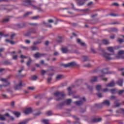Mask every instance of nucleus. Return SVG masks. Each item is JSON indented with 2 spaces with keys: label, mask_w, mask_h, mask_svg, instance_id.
Listing matches in <instances>:
<instances>
[{
  "label": "nucleus",
  "mask_w": 124,
  "mask_h": 124,
  "mask_svg": "<svg viewBox=\"0 0 124 124\" xmlns=\"http://www.w3.org/2000/svg\"><path fill=\"white\" fill-rule=\"evenodd\" d=\"M23 5H24V6H29V5H31V6L35 8V9H38V11L40 12L43 11V10L39 7H37L36 6L32 4L31 1H30V0H24L23 1Z\"/></svg>",
  "instance_id": "1"
},
{
  "label": "nucleus",
  "mask_w": 124,
  "mask_h": 124,
  "mask_svg": "<svg viewBox=\"0 0 124 124\" xmlns=\"http://www.w3.org/2000/svg\"><path fill=\"white\" fill-rule=\"evenodd\" d=\"M15 8L14 5H0V10L2 11L3 10H6L7 11H11Z\"/></svg>",
  "instance_id": "2"
},
{
  "label": "nucleus",
  "mask_w": 124,
  "mask_h": 124,
  "mask_svg": "<svg viewBox=\"0 0 124 124\" xmlns=\"http://www.w3.org/2000/svg\"><path fill=\"white\" fill-rule=\"evenodd\" d=\"M54 96H60L59 98H56L55 100L57 101H59L60 100H61V99H62L63 97H64L65 96V94L63 92H56L54 93Z\"/></svg>",
  "instance_id": "3"
},
{
  "label": "nucleus",
  "mask_w": 124,
  "mask_h": 124,
  "mask_svg": "<svg viewBox=\"0 0 124 124\" xmlns=\"http://www.w3.org/2000/svg\"><path fill=\"white\" fill-rule=\"evenodd\" d=\"M26 86V84H23V81L20 80L19 81L18 84H16L14 86V88L16 91H18L19 90H22V87H25Z\"/></svg>",
  "instance_id": "4"
},
{
  "label": "nucleus",
  "mask_w": 124,
  "mask_h": 124,
  "mask_svg": "<svg viewBox=\"0 0 124 124\" xmlns=\"http://www.w3.org/2000/svg\"><path fill=\"white\" fill-rule=\"evenodd\" d=\"M60 65L61 66H63V67H65V68H67V67H73V66L77 65V63H76V62H71L68 63L67 64L61 63Z\"/></svg>",
  "instance_id": "5"
},
{
  "label": "nucleus",
  "mask_w": 124,
  "mask_h": 124,
  "mask_svg": "<svg viewBox=\"0 0 124 124\" xmlns=\"http://www.w3.org/2000/svg\"><path fill=\"white\" fill-rule=\"evenodd\" d=\"M71 5H72V10H75V11H78V12H87V11H90V9H81V10L79 9H76L73 3H71Z\"/></svg>",
  "instance_id": "6"
},
{
  "label": "nucleus",
  "mask_w": 124,
  "mask_h": 124,
  "mask_svg": "<svg viewBox=\"0 0 124 124\" xmlns=\"http://www.w3.org/2000/svg\"><path fill=\"white\" fill-rule=\"evenodd\" d=\"M112 56H114V54H109L107 52H105L103 54V57L105 58L106 61H110V60H112L113 57Z\"/></svg>",
  "instance_id": "7"
},
{
  "label": "nucleus",
  "mask_w": 124,
  "mask_h": 124,
  "mask_svg": "<svg viewBox=\"0 0 124 124\" xmlns=\"http://www.w3.org/2000/svg\"><path fill=\"white\" fill-rule=\"evenodd\" d=\"M102 105H106L107 106H110V102L107 100H105L100 105L95 104V106L97 108H101L100 106Z\"/></svg>",
  "instance_id": "8"
},
{
  "label": "nucleus",
  "mask_w": 124,
  "mask_h": 124,
  "mask_svg": "<svg viewBox=\"0 0 124 124\" xmlns=\"http://www.w3.org/2000/svg\"><path fill=\"white\" fill-rule=\"evenodd\" d=\"M0 81L1 82H4V83H6V84L4 85H0V88H2V87H7L8 86H10V82L8 81L5 78H1Z\"/></svg>",
  "instance_id": "9"
},
{
  "label": "nucleus",
  "mask_w": 124,
  "mask_h": 124,
  "mask_svg": "<svg viewBox=\"0 0 124 124\" xmlns=\"http://www.w3.org/2000/svg\"><path fill=\"white\" fill-rule=\"evenodd\" d=\"M31 33H36V30L34 29H31V31H27L25 34V36H30L31 35Z\"/></svg>",
  "instance_id": "10"
},
{
  "label": "nucleus",
  "mask_w": 124,
  "mask_h": 124,
  "mask_svg": "<svg viewBox=\"0 0 124 124\" xmlns=\"http://www.w3.org/2000/svg\"><path fill=\"white\" fill-rule=\"evenodd\" d=\"M26 26H27V24L23 22L21 24H16L15 27L16 28V29H23V28H25Z\"/></svg>",
  "instance_id": "11"
},
{
  "label": "nucleus",
  "mask_w": 124,
  "mask_h": 124,
  "mask_svg": "<svg viewBox=\"0 0 124 124\" xmlns=\"http://www.w3.org/2000/svg\"><path fill=\"white\" fill-rule=\"evenodd\" d=\"M45 55H46V54L39 53V52H37L34 55V57L35 59H38V58H41V57H43Z\"/></svg>",
  "instance_id": "12"
},
{
  "label": "nucleus",
  "mask_w": 124,
  "mask_h": 124,
  "mask_svg": "<svg viewBox=\"0 0 124 124\" xmlns=\"http://www.w3.org/2000/svg\"><path fill=\"white\" fill-rule=\"evenodd\" d=\"M115 86H116V83L114 81L106 84V87H108V88H114Z\"/></svg>",
  "instance_id": "13"
},
{
  "label": "nucleus",
  "mask_w": 124,
  "mask_h": 124,
  "mask_svg": "<svg viewBox=\"0 0 124 124\" xmlns=\"http://www.w3.org/2000/svg\"><path fill=\"white\" fill-rule=\"evenodd\" d=\"M32 112V109L31 108H26L24 110V113L26 115H29V114H31V113Z\"/></svg>",
  "instance_id": "14"
},
{
  "label": "nucleus",
  "mask_w": 124,
  "mask_h": 124,
  "mask_svg": "<svg viewBox=\"0 0 124 124\" xmlns=\"http://www.w3.org/2000/svg\"><path fill=\"white\" fill-rule=\"evenodd\" d=\"M101 120H102V118H94L91 120V123H93V124L95 123H99V122H101Z\"/></svg>",
  "instance_id": "15"
},
{
  "label": "nucleus",
  "mask_w": 124,
  "mask_h": 124,
  "mask_svg": "<svg viewBox=\"0 0 124 124\" xmlns=\"http://www.w3.org/2000/svg\"><path fill=\"white\" fill-rule=\"evenodd\" d=\"M108 70H109V68H108L103 69L102 70V72L103 73V74H111L112 73L108 72Z\"/></svg>",
  "instance_id": "16"
},
{
  "label": "nucleus",
  "mask_w": 124,
  "mask_h": 124,
  "mask_svg": "<svg viewBox=\"0 0 124 124\" xmlns=\"http://www.w3.org/2000/svg\"><path fill=\"white\" fill-rule=\"evenodd\" d=\"M75 88V85L74 84H72L71 87H69L67 88V91L69 92H68L69 95H71V94H72V93H71V88Z\"/></svg>",
  "instance_id": "17"
},
{
  "label": "nucleus",
  "mask_w": 124,
  "mask_h": 124,
  "mask_svg": "<svg viewBox=\"0 0 124 124\" xmlns=\"http://www.w3.org/2000/svg\"><path fill=\"white\" fill-rule=\"evenodd\" d=\"M124 82V80L123 79H119L117 82L116 83L118 86L120 87H123V83Z\"/></svg>",
  "instance_id": "18"
},
{
  "label": "nucleus",
  "mask_w": 124,
  "mask_h": 124,
  "mask_svg": "<svg viewBox=\"0 0 124 124\" xmlns=\"http://www.w3.org/2000/svg\"><path fill=\"white\" fill-rule=\"evenodd\" d=\"M74 103L76 104V105H77L78 106H80L82 105V104H83V103H84L81 100H80L74 102Z\"/></svg>",
  "instance_id": "19"
},
{
  "label": "nucleus",
  "mask_w": 124,
  "mask_h": 124,
  "mask_svg": "<svg viewBox=\"0 0 124 124\" xmlns=\"http://www.w3.org/2000/svg\"><path fill=\"white\" fill-rule=\"evenodd\" d=\"M65 104V103L64 102H62L60 104H59L57 106V107H58V108H59V109H62V106H63Z\"/></svg>",
  "instance_id": "20"
},
{
  "label": "nucleus",
  "mask_w": 124,
  "mask_h": 124,
  "mask_svg": "<svg viewBox=\"0 0 124 124\" xmlns=\"http://www.w3.org/2000/svg\"><path fill=\"white\" fill-rule=\"evenodd\" d=\"M62 51L63 54H66L68 52V49H67V47H62Z\"/></svg>",
  "instance_id": "21"
},
{
  "label": "nucleus",
  "mask_w": 124,
  "mask_h": 124,
  "mask_svg": "<svg viewBox=\"0 0 124 124\" xmlns=\"http://www.w3.org/2000/svg\"><path fill=\"white\" fill-rule=\"evenodd\" d=\"M109 92L110 93H111L112 94H115V93H117V89L114 88L112 89H110L109 90Z\"/></svg>",
  "instance_id": "22"
},
{
  "label": "nucleus",
  "mask_w": 124,
  "mask_h": 124,
  "mask_svg": "<svg viewBox=\"0 0 124 124\" xmlns=\"http://www.w3.org/2000/svg\"><path fill=\"white\" fill-rule=\"evenodd\" d=\"M77 42L78 43H79V44H80L81 46H86V43L82 42V41L80 39H77Z\"/></svg>",
  "instance_id": "23"
},
{
  "label": "nucleus",
  "mask_w": 124,
  "mask_h": 124,
  "mask_svg": "<svg viewBox=\"0 0 124 124\" xmlns=\"http://www.w3.org/2000/svg\"><path fill=\"white\" fill-rule=\"evenodd\" d=\"M97 81V77H93V79H91L90 81L91 83H94V82H96Z\"/></svg>",
  "instance_id": "24"
},
{
  "label": "nucleus",
  "mask_w": 124,
  "mask_h": 124,
  "mask_svg": "<svg viewBox=\"0 0 124 124\" xmlns=\"http://www.w3.org/2000/svg\"><path fill=\"white\" fill-rule=\"evenodd\" d=\"M102 43L104 45H108V44H109V41L107 39H104L102 40Z\"/></svg>",
  "instance_id": "25"
},
{
  "label": "nucleus",
  "mask_w": 124,
  "mask_h": 124,
  "mask_svg": "<svg viewBox=\"0 0 124 124\" xmlns=\"http://www.w3.org/2000/svg\"><path fill=\"white\" fill-rule=\"evenodd\" d=\"M4 64L5 65H11V64H12V62L9 61H5L4 62Z\"/></svg>",
  "instance_id": "26"
},
{
  "label": "nucleus",
  "mask_w": 124,
  "mask_h": 124,
  "mask_svg": "<svg viewBox=\"0 0 124 124\" xmlns=\"http://www.w3.org/2000/svg\"><path fill=\"white\" fill-rule=\"evenodd\" d=\"M32 62V60H31V57H29V59L27 61V62L26 63L27 66H30V65H31V63Z\"/></svg>",
  "instance_id": "27"
},
{
  "label": "nucleus",
  "mask_w": 124,
  "mask_h": 124,
  "mask_svg": "<svg viewBox=\"0 0 124 124\" xmlns=\"http://www.w3.org/2000/svg\"><path fill=\"white\" fill-rule=\"evenodd\" d=\"M110 31H112L113 32H118L119 31V30L118 28H112L110 29Z\"/></svg>",
  "instance_id": "28"
},
{
  "label": "nucleus",
  "mask_w": 124,
  "mask_h": 124,
  "mask_svg": "<svg viewBox=\"0 0 124 124\" xmlns=\"http://www.w3.org/2000/svg\"><path fill=\"white\" fill-rule=\"evenodd\" d=\"M31 49L32 51H36V50H39V48L37 46H32L31 47Z\"/></svg>",
  "instance_id": "29"
},
{
  "label": "nucleus",
  "mask_w": 124,
  "mask_h": 124,
  "mask_svg": "<svg viewBox=\"0 0 124 124\" xmlns=\"http://www.w3.org/2000/svg\"><path fill=\"white\" fill-rule=\"evenodd\" d=\"M13 114L15 115L16 117L17 118H19L20 116H21V113L20 112H18L17 111H15L13 112Z\"/></svg>",
  "instance_id": "30"
},
{
  "label": "nucleus",
  "mask_w": 124,
  "mask_h": 124,
  "mask_svg": "<svg viewBox=\"0 0 124 124\" xmlns=\"http://www.w3.org/2000/svg\"><path fill=\"white\" fill-rule=\"evenodd\" d=\"M96 90L97 91V92H100V91H102V89H101V85H97L96 87Z\"/></svg>",
  "instance_id": "31"
},
{
  "label": "nucleus",
  "mask_w": 124,
  "mask_h": 124,
  "mask_svg": "<svg viewBox=\"0 0 124 124\" xmlns=\"http://www.w3.org/2000/svg\"><path fill=\"white\" fill-rule=\"evenodd\" d=\"M107 49L109 52H110L111 53H114V48H113V47L110 46L108 47Z\"/></svg>",
  "instance_id": "32"
},
{
  "label": "nucleus",
  "mask_w": 124,
  "mask_h": 124,
  "mask_svg": "<svg viewBox=\"0 0 124 124\" xmlns=\"http://www.w3.org/2000/svg\"><path fill=\"white\" fill-rule=\"evenodd\" d=\"M119 101L116 100L114 102V104L115 105V107H120L121 106V104L118 103Z\"/></svg>",
  "instance_id": "33"
},
{
  "label": "nucleus",
  "mask_w": 124,
  "mask_h": 124,
  "mask_svg": "<svg viewBox=\"0 0 124 124\" xmlns=\"http://www.w3.org/2000/svg\"><path fill=\"white\" fill-rule=\"evenodd\" d=\"M42 123H43V124H49V120H47V119H43V120L42 121Z\"/></svg>",
  "instance_id": "34"
},
{
  "label": "nucleus",
  "mask_w": 124,
  "mask_h": 124,
  "mask_svg": "<svg viewBox=\"0 0 124 124\" xmlns=\"http://www.w3.org/2000/svg\"><path fill=\"white\" fill-rule=\"evenodd\" d=\"M118 56H124V50H120L118 52Z\"/></svg>",
  "instance_id": "35"
},
{
  "label": "nucleus",
  "mask_w": 124,
  "mask_h": 124,
  "mask_svg": "<svg viewBox=\"0 0 124 124\" xmlns=\"http://www.w3.org/2000/svg\"><path fill=\"white\" fill-rule=\"evenodd\" d=\"M48 71H49L48 70L45 71V70H42L41 71V75H45V74H46V73H47V74H48Z\"/></svg>",
  "instance_id": "36"
},
{
  "label": "nucleus",
  "mask_w": 124,
  "mask_h": 124,
  "mask_svg": "<svg viewBox=\"0 0 124 124\" xmlns=\"http://www.w3.org/2000/svg\"><path fill=\"white\" fill-rule=\"evenodd\" d=\"M55 75V73L54 72H51L50 71L47 72V75L48 76H53V75Z\"/></svg>",
  "instance_id": "37"
},
{
  "label": "nucleus",
  "mask_w": 124,
  "mask_h": 124,
  "mask_svg": "<svg viewBox=\"0 0 124 124\" xmlns=\"http://www.w3.org/2000/svg\"><path fill=\"white\" fill-rule=\"evenodd\" d=\"M59 39L57 41L58 43H62V36L59 37Z\"/></svg>",
  "instance_id": "38"
},
{
  "label": "nucleus",
  "mask_w": 124,
  "mask_h": 124,
  "mask_svg": "<svg viewBox=\"0 0 124 124\" xmlns=\"http://www.w3.org/2000/svg\"><path fill=\"white\" fill-rule=\"evenodd\" d=\"M85 85L87 86V88L89 89V91H91V92L93 91V86H90L88 85V84L87 83H85Z\"/></svg>",
  "instance_id": "39"
},
{
  "label": "nucleus",
  "mask_w": 124,
  "mask_h": 124,
  "mask_svg": "<svg viewBox=\"0 0 124 124\" xmlns=\"http://www.w3.org/2000/svg\"><path fill=\"white\" fill-rule=\"evenodd\" d=\"M124 93V90H119L117 92V93H118V94H119V95H121V94H123V93Z\"/></svg>",
  "instance_id": "40"
},
{
  "label": "nucleus",
  "mask_w": 124,
  "mask_h": 124,
  "mask_svg": "<svg viewBox=\"0 0 124 124\" xmlns=\"http://www.w3.org/2000/svg\"><path fill=\"white\" fill-rule=\"evenodd\" d=\"M9 21V18L4 19L1 21V23H7V22Z\"/></svg>",
  "instance_id": "41"
},
{
  "label": "nucleus",
  "mask_w": 124,
  "mask_h": 124,
  "mask_svg": "<svg viewBox=\"0 0 124 124\" xmlns=\"http://www.w3.org/2000/svg\"><path fill=\"white\" fill-rule=\"evenodd\" d=\"M36 79H37V76H33L31 77V79L32 81H35L36 80Z\"/></svg>",
  "instance_id": "42"
},
{
  "label": "nucleus",
  "mask_w": 124,
  "mask_h": 124,
  "mask_svg": "<svg viewBox=\"0 0 124 124\" xmlns=\"http://www.w3.org/2000/svg\"><path fill=\"white\" fill-rule=\"evenodd\" d=\"M46 116H52V111L48 110L46 112Z\"/></svg>",
  "instance_id": "43"
},
{
  "label": "nucleus",
  "mask_w": 124,
  "mask_h": 124,
  "mask_svg": "<svg viewBox=\"0 0 124 124\" xmlns=\"http://www.w3.org/2000/svg\"><path fill=\"white\" fill-rule=\"evenodd\" d=\"M0 121H5V118L4 115L0 114Z\"/></svg>",
  "instance_id": "44"
},
{
  "label": "nucleus",
  "mask_w": 124,
  "mask_h": 124,
  "mask_svg": "<svg viewBox=\"0 0 124 124\" xmlns=\"http://www.w3.org/2000/svg\"><path fill=\"white\" fill-rule=\"evenodd\" d=\"M40 17H39V16H36L31 17V19H32V20H37V19H39Z\"/></svg>",
  "instance_id": "45"
},
{
  "label": "nucleus",
  "mask_w": 124,
  "mask_h": 124,
  "mask_svg": "<svg viewBox=\"0 0 124 124\" xmlns=\"http://www.w3.org/2000/svg\"><path fill=\"white\" fill-rule=\"evenodd\" d=\"M84 62H88L89 61V57L88 56H83Z\"/></svg>",
  "instance_id": "46"
},
{
  "label": "nucleus",
  "mask_w": 124,
  "mask_h": 124,
  "mask_svg": "<svg viewBox=\"0 0 124 124\" xmlns=\"http://www.w3.org/2000/svg\"><path fill=\"white\" fill-rule=\"evenodd\" d=\"M30 14H32V13L31 12H28L24 15V17H27V16H29Z\"/></svg>",
  "instance_id": "47"
},
{
  "label": "nucleus",
  "mask_w": 124,
  "mask_h": 124,
  "mask_svg": "<svg viewBox=\"0 0 124 124\" xmlns=\"http://www.w3.org/2000/svg\"><path fill=\"white\" fill-rule=\"evenodd\" d=\"M16 35H17V34H16L15 33L12 34L11 35V39H13L14 38V37H15Z\"/></svg>",
  "instance_id": "48"
},
{
  "label": "nucleus",
  "mask_w": 124,
  "mask_h": 124,
  "mask_svg": "<svg viewBox=\"0 0 124 124\" xmlns=\"http://www.w3.org/2000/svg\"><path fill=\"white\" fill-rule=\"evenodd\" d=\"M84 67H92V64L90 63L86 64L84 65Z\"/></svg>",
  "instance_id": "49"
},
{
  "label": "nucleus",
  "mask_w": 124,
  "mask_h": 124,
  "mask_svg": "<svg viewBox=\"0 0 124 124\" xmlns=\"http://www.w3.org/2000/svg\"><path fill=\"white\" fill-rule=\"evenodd\" d=\"M70 103H71V99H69L67 100V101H66L67 105H69V104H70Z\"/></svg>",
  "instance_id": "50"
},
{
  "label": "nucleus",
  "mask_w": 124,
  "mask_h": 124,
  "mask_svg": "<svg viewBox=\"0 0 124 124\" xmlns=\"http://www.w3.org/2000/svg\"><path fill=\"white\" fill-rule=\"evenodd\" d=\"M41 43V42L39 41H36V42H34L33 43V45H37V44H40Z\"/></svg>",
  "instance_id": "51"
},
{
  "label": "nucleus",
  "mask_w": 124,
  "mask_h": 124,
  "mask_svg": "<svg viewBox=\"0 0 124 124\" xmlns=\"http://www.w3.org/2000/svg\"><path fill=\"white\" fill-rule=\"evenodd\" d=\"M24 69H25V67H24V66H23L21 67V69L18 71V72L19 73H21V72H22V71H23L24 70Z\"/></svg>",
  "instance_id": "52"
},
{
  "label": "nucleus",
  "mask_w": 124,
  "mask_h": 124,
  "mask_svg": "<svg viewBox=\"0 0 124 124\" xmlns=\"http://www.w3.org/2000/svg\"><path fill=\"white\" fill-rule=\"evenodd\" d=\"M21 59H28V57L24 56V55H20Z\"/></svg>",
  "instance_id": "53"
},
{
  "label": "nucleus",
  "mask_w": 124,
  "mask_h": 124,
  "mask_svg": "<svg viewBox=\"0 0 124 124\" xmlns=\"http://www.w3.org/2000/svg\"><path fill=\"white\" fill-rule=\"evenodd\" d=\"M118 41H119V42L120 43H123V42H124V40L123 39H118Z\"/></svg>",
  "instance_id": "54"
},
{
  "label": "nucleus",
  "mask_w": 124,
  "mask_h": 124,
  "mask_svg": "<svg viewBox=\"0 0 124 124\" xmlns=\"http://www.w3.org/2000/svg\"><path fill=\"white\" fill-rule=\"evenodd\" d=\"M62 77V75H59L56 77V79H61Z\"/></svg>",
  "instance_id": "55"
},
{
  "label": "nucleus",
  "mask_w": 124,
  "mask_h": 124,
  "mask_svg": "<svg viewBox=\"0 0 124 124\" xmlns=\"http://www.w3.org/2000/svg\"><path fill=\"white\" fill-rule=\"evenodd\" d=\"M17 58H18V56L17 55H14L13 56V60H17Z\"/></svg>",
  "instance_id": "56"
},
{
  "label": "nucleus",
  "mask_w": 124,
  "mask_h": 124,
  "mask_svg": "<svg viewBox=\"0 0 124 124\" xmlns=\"http://www.w3.org/2000/svg\"><path fill=\"white\" fill-rule=\"evenodd\" d=\"M109 16H111L112 17H116V16H118V15L116 14H109Z\"/></svg>",
  "instance_id": "57"
},
{
  "label": "nucleus",
  "mask_w": 124,
  "mask_h": 124,
  "mask_svg": "<svg viewBox=\"0 0 124 124\" xmlns=\"http://www.w3.org/2000/svg\"><path fill=\"white\" fill-rule=\"evenodd\" d=\"M73 118H74V119H75L76 121H79V119L78 117H76V116H75V115H73L72 116Z\"/></svg>",
  "instance_id": "58"
},
{
  "label": "nucleus",
  "mask_w": 124,
  "mask_h": 124,
  "mask_svg": "<svg viewBox=\"0 0 124 124\" xmlns=\"http://www.w3.org/2000/svg\"><path fill=\"white\" fill-rule=\"evenodd\" d=\"M97 95L98 96V97H99V98H101V97H102V94H101L100 93H97Z\"/></svg>",
  "instance_id": "59"
},
{
  "label": "nucleus",
  "mask_w": 124,
  "mask_h": 124,
  "mask_svg": "<svg viewBox=\"0 0 124 124\" xmlns=\"http://www.w3.org/2000/svg\"><path fill=\"white\" fill-rule=\"evenodd\" d=\"M14 105H15V102L12 101L11 103V106L12 107H14Z\"/></svg>",
  "instance_id": "60"
},
{
  "label": "nucleus",
  "mask_w": 124,
  "mask_h": 124,
  "mask_svg": "<svg viewBox=\"0 0 124 124\" xmlns=\"http://www.w3.org/2000/svg\"><path fill=\"white\" fill-rule=\"evenodd\" d=\"M73 124H81L80 121H75L73 122Z\"/></svg>",
  "instance_id": "61"
},
{
  "label": "nucleus",
  "mask_w": 124,
  "mask_h": 124,
  "mask_svg": "<svg viewBox=\"0 0 124 124\" xmlns=\"http://www.w3.org/2000/svg\"><path fill=\"white\" fill-rule=\"evenodd\" d=\"M10 44H11V45H14L15 44H16V42L13 41H11L10 42Z\"/></svg>",
  "instance_id": "62"
},
{
  "label": "nucleus",
  "mask_w": 124,
  "mask_h": 124,
  "mask_svg": "<svg viewBox=\"0 0 124 124\" xmlns=\"http://www.w3.org/2000/svg\"><path fill=\"white\" fill-rule=\"evenodd\" d=\"M29 25H30V26H38V25L37 23H29Z\"/></svg>",
  "instance_id": "63"
},
{
  "label": "nucleus",
  "mask_w": 124,
  "mask_h": 124,
  "mask_svg": "<svg viewBox=\"0 0 124 124\" xmlns=\"http://www.w3.org/2000/svg\"><path fill=\"white\" fill-rule=\"evenodd\" d=\"M47 28H52V25L51 24H48L46 25V26Z\"/></svg>",
  "instance_id": "64"
}]
</instances>
